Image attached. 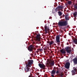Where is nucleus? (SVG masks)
I'll list each match as a JSON object with an SVG mask.
<instances>
[{"label":"nucleus","instance_id":"1","mask_svg":"<svg viewBox=\"0 0 77 77\" xmlns=\"http://www.w3.org/2000/svg\"><path fill=\"white\" fill-rule=\"evenodd\" d=\"M59 26H66L68 25V21H59L58 23Z\"/></svg>","mask_w":77,"mask_h":77},{"label":"nucleus","instance_id":"2","mask_svg":"<svg viewBox=\"0 0 77 77\" xmlns=\"http://www.w3.org/2000/svg\"><path fill=\"white\" fill-rule=\"evenodd\" d=\"M30 67L29 66H28L27 65L26 66V67H25V71L26 72H31V69H30Z\"/></svg>","mask_w":77,"mask_h":77},{"label":"nucleus","instance_id":"3","mask_svg":"<svg viewBox=\"0 0 77 77\" xmlns=\"http://www.w3.org/2000/svg\"><path fill=\"white\" fill-rule=\"evenodd\" d=\"M33 62V60H29L28 61V63L26 64V65H27L28 66L31 67V66L32 65Z\"/></svg>","mask_w":77,"mask_h":77},{"label":"nucleus","instance_id":"4","mask_svg":"<svg viewBox=\"0 0 77 77\" xmlns=\"http://www.w3.org/2000/svg\"><path fill=\"white\" fill-rule=\"evenodd\" d=\"M36 40L37 41H41V35L40 34L38 33L36 35Z\"/></svg>","mask_w":77,"mask_h":77},{"label":"nucleus","instance_id":"5","mask_svg":"<svg viewBox=\"0 0 77 77\" xmlns=\"http://www.w3.org/2000/svg\"><path fill=\"white\" fill-rule=\"evenodd\" d=\"M70 66V63L69 62H67L66 63L65 65V67L66 69H69Z\"/></svg>","mask_w":77,"mask_h":77},{"label":"nucleus","instance_id":"6","mask_svg":"<svg viewBox=\"0 0 77 77\" xmlns=\"http://www.w3.org/2000/svg\"><path fill=\"white\" fill-rule=\"evenodd\" d=\"M40 68H42V69H45V66L44 64H38Z\"/></svg>","mask_w":77,"mask_h":77},{"label":"nucleus","instance_id":"7","mask_svg":"<svg viewBox=\"0 0 77 77\" xmlns=\"http://www.w3.org/2000/svg\"><path fill=\"white\" fill-rule=\"evenodd\" d=\"M74 67L73 68V70L72 71V75H75L77 74V69L76 68H74Z\"/></svg>","mask_w":77,"mask_h":77},{"label":"nucleus","instance_id":"8","mask_svg":"<svg viewBox=\"0 0 77 77\" xmlns=\"http://www.w3.org/2000/svg\"><path fill=\"white\" fill-rule=\"evenodd\" d=\"M63 8V6H62V5H59L57 8H56V9L57 11H60L61 9H62Z\"/></svg>","mask_w":77,"mask_h":77},{"label":"nucleus","instance_id":"9","mask_svg":"<svg viewBox=\"0 0 77 77\" xmlns=\"http://www.w3.org/2000/svg\"><path fill=\"white\" fill-rule=\"evenodd\" d=\"M33 46L32 45H30L28 48V50L29 51H32L33 50Z\"/></svg>","mask_w":77,"mask_h":77},{"label":"nucleus","instance_id":"10","mask_svg":"<svg viewBox=\"0 0 77 77\" xmlns=\"http://www.w3.org/2000/svg\"><path fill=\"white\" fill-rule=\"evenodd\" d=\"M45 30L46 33H47L48 32L50 31V29L48 28V27H47V26H45Z\"/></svg>","mask_w":77,"mask_h":77},{"label":"nucleus","instance_id":"11","mask_svg":"<svg viewBox=\"0 0 77 77\" xmlns=\"http://www.w3.org/2000/svg\"><path fill=\"white\" fill-rule=\"evenodd\" d=\"M56 41L57 43L60 42V36H59V35H57L56 37Z\"/></svg>","mask_w":77,"mask_h":77},{"label":"nucleus","instance_id":"12","mask_svg":"<svg viewBox=\"0 0 77 77\" xmlns=\"http://www.w3.org/2000/svg\"><path fill=\"white\" fill-rule=\"evenodd\" d=\"M66 49L67 53H69V54L71 53V50L69 48V47H67L66 48Z\"/></svg>","mask_w":77,"mask_h":77},{"label":"nucleus","instance_id":"13","mask_svg":"<svg viewBox=\"0 0 77 77\" xmlns=\"http://www.w3.org/2000/svg\"><path fill=\"white\" fill-rule=\"evenodd\" d=\"M73 63L75 64H77V58L75 57V58L73 59Z\"/></svg>","mask_w":77,"mask_h":77},{"label":"nucleus","instance_id":"14","mask_svg":"<svg viewBox=\"0 0 77 77\" xmlns=\"http://www.w3.org/2000/svg\"><path fill=\"white\" fill-rule=\"evenodd\" d=\"M73 42L75 44H77V38H75L74 39Z\"/></svg>","mask_w":77,"mask_h":77},{"label":"nucleus","instance_id":"15","mask_svg":"<svg viewBox=\"0 0 77 77\" xmlns=\"http://www.w3.org/2000/svg\"><path fill=\"white\" fill-rule=\"evenodd\" d=\"M60 51L61 53H62L63 54H65L66 53V52H65V50L64 49H62L60 50Z\"/></svg>","mask_w":77,"mask_h":77},{"label":"nucleus","instance_id":"16","mask_svg":"<svg viewBox=\"0 0 77 77\" xmlns=\"http://www.w3.org/2000/svg\"><path fill=\"white\" fill-rule=\"evenodd\" d=\"M51 74H53V75H55V74H56V71L54 70H53L51 72Z\"/></svg>","mask_w":77,"mask_h":77},{"label":"nucleus","instance_id":"17","mask_svg":"<svg viewBox=\"0 0 77 77\" xmlns=\"http://www.w3.org/2000/svg\"><path fill=\"white\" fill-rule=\"evenodd\" d=\"M50 65L51 66H53L54 65V61L51 62V63H50Z\"/></svg>","mask_w":77,"mask_h":77},{"label":"nucleus","instance_id":"18","mask_svg":"<svg viewBox=\"0 0 77 77\" xmlns=\"http://www.w3.org/2000/svg\"><path fill=\"white\" fill-rule=\"evenodd\" d=\"M68 14H66L65 16V18L66 20H69V19H68Z\"/></svg>","mask_w":77,"mask_h":77},{"label":"nucleus","instance_id":"19","mask_svg":"<svg viewBox=\"0 0 77 77\" xmlns=\"http://www.w3.org/2000/svg\"><path fill=\"white\" fill-rule=\"evenodd\" d=\"M58 14L59 16H61L62 15V13L61 11H59L58 12Z\"/></svg>","mask_w":77,"mask_h":77},{"label":"nucleus","instance_id":"20","mask_svg":"<svg viewBox=\"0 0 77 77\" xmlns=\"http://www.w3.org/2000/svg\"><path fill=\"white\" fill-rule=\"evenodd\" d=\"M49 45H52L53 44H54V41H51L50 42H49Z\"/></svg>","mask_w":77,"mask_h":77},{"label":"nucleus","instance_id":"21","mask_svg":"<svg viewBox=\"0 0 77 77\" xmlns=\"http://www.w3.org/2000/svg\"><path fill=\"white\" fill-rule=\"evenodd\" d=\"M74 8L75 10H77V5L76 4L74 6Z\"/></svg>","mask_w":77,"mask_h":77},{"label":"nucleus","instance_id":"22","mask_svg":"<svg viewBox=\"0 0 77 77\" xmlns=\"http://www.w3.org/2000/svg\"><path fill=\"white\" fill-rule=\"evenodd\" d=\"M68 5H71V3H72V2L71 1H69L68 2Z\"/></svg>","mask_w":77,"mask_h":77},{"label":"nucleus","instance_id":"23","mask_svg":"<svg viewBox=\"0 0 77 77\" xmlns=\"http://www.w3.org/2000/svg\"><path fill=\"white\" fill-rule=\"evenodd\" d=\"M63 74L62 73H61L60 74V76L61 77H63Z\"/></svg>","mask_w":77,"mask_h":77},{"label":"nucleus","instance_id":"24","mask_svg":"<svg viewBox=\"0 0 77 77\" xmlns=\"http://www.w3.org/2000/svg\"><path fill=\"white\" fill-rule=\"evenodd\" d=\"M59 71L58 70H57L56 72V74H59Z\"/></svg>","mask_w":77,"mask_h":77},{"label":"nucleus","instance_id":"25","mask_svg":"<svg viewBox=\"0 0 77 77\" xmlns=\"http://www.w3.org/2000/svg\"><path fill=\"white\" fill-rule=\"evenodd\" d=\"M39 51H43V49H39Z\"/></svg>","mask_w":77,"mask_h":77},{"label":"nucleus","instance_id":"26","mask_svg":"<svg viewBox=\"0 0 77 77\" xmlns=\"http://www.w3.org/2000/svg\"><path fill=\"white\" fill-rule=\"evenodd\" d=\"M35 47H36V48H38V45H36L35 46Z\"/></svg>","mask_w":77,"mask_h":77},{"label":"nucleus","instance_id":"27","mask_svg":"<svg viewBox=\"0 0 77 77\" xmlns=\"http://www.w3.org/2000/svg\"><path fill=\"white\" fill-rule=\"evenodd\" d=\"M51 76H52V77H54V75H53V74L51 75Z\"/></svg>","mask_w":77,"mask_h":77},{"label":"nucleus","instance_id":"28","mask_svg":"<svg viewBox=\"0 0 77 77\" xmlns=\"http://www.w3.org/2000/svg\"><path fill=\"white\" fill-rule=\"evenodd\" d=\"M36 74L37 75H39V73H37Z\"/></svg>","mask_w":77,"mask_h":77},{"label":"nucleus","instance_id":"29","mask_svg":"<svg viewBox=\"0 0 77 77\" xmlns=\"http://www.w3.org/2000/svg\"><path fill=\"white\" fill-rule=\"evenodd\" d=\"M69 35H70V36H71V34L70 33H69Z\"/></svg>","mask_w":77,"mask_h":77},{"label":"nucleus","instance_id":"30","mask_svg":"<svg viewBox=\"0 0 77 77\" xmlns=\"http://www.w3.org/2000/svg\"><path fill=\"white\" fill-rule=\"evenodd\" d=\"M73 46L74 47H75V45H73Z\"/></svg>","mask_w":77,"mask_h":77},{"label":"nucleus","instance_id":"31","mask_svg":"<svg viewBox=\"0 0 77 77\" xmlns=\"http://www.w3.org/2000/svg\"><path fill=\"white\" fill-rule=\"evenodd\" d=\"M29 77H32V76H29Z\"/></svg>","mask_w":77,"mask_h":77},{"label":"nucleus","instance_id":"32","mask_svg":"<svg viewBox=\"0 0 77 77\" xmlns=\"http://www.w3.org/2000/svg\"><path fill=\"white\" fill-rule=\"evenodd\" d=\"M61 2H63V1L62 0H61Z\"/></svg>","mask_w":77,"mask_h":77},{"label":"nucleus","instance_id":"33","mask_svg":"<svg viewBox=\"0 0 77 77\" xmlns=\"http://www.w3.org/2000/svg\"><path fill=\"white\" fill-rule=\"evenodd\" d=\"M67 45H68V43H67Z\"/></svg>","mask_w":77,"mask_h":77},{"label":"nucleus","instance_id":"34","mask_svg":"<svg viewBox=\"0 0 77 77\" xmlns=\"http://www.w3.org/2000/svg\"><path fill=\"white\" fill-rule=\"evenodd\" d=\"M37 50H38V49H37Z\"/></svg>","mask_w":77,"mask_h":77},{"label":"nucleus","instance_id":"35","mask_svg":"<svg viewBox=\"0 0 77 77\" xmlns=\"http://www.w3.org/2000/svg\"><path fill=\"white\" fill-rule=\"evenodd\" d=\"M67 61H68V60H67Z\"/></svg>","mask_w":77,"mask_h":77}]
</instances>
